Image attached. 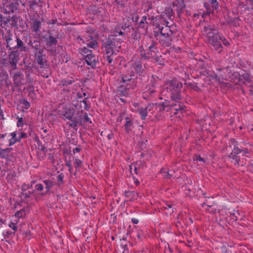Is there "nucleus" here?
I'll return each mask as SVG.
<instances>
[{
	"instance_id": "f257e3e1",
	"label": "nucleus",
	"mask_w": 253,
	"mask_h": 253,
	"mask_svg": "<svg viewBox=\"0 0 253 253\" xmlns=\"http://www.w3.org/2000/svg\"><path fill=\"white\" fill-rule=\"evenodd\" d=\"M203 35L206 37L208 43L211 44L214 50L218 53L223 51L222 43L226 46H229L230 42L218 32V29L214 24L206 23L202 30Z\"/></svg>"
},
{
	"instance_id": "f03ea898",
	"label": "nucleus",
	"mask_w": 253,
	"mask_h": 253,
	"mask_svg": "<svg viewBox=\"0 0 253 253\" xmlns=\"http://www.w3.org/2000/svg\"><path fill=\"white\" fill-rule=\"evenodd\" d=\"M60 118L64 120H68L72 122L69 124V126L77 130L78 126H82L83 110L77 111L71 107H66L62 110L59 111Z\"/></svg>"
},
{
	"instance_id": "7ed1b4c3",
	"label": "nucleus",
	"mask_w": 253,
	"mask_h": 253,
	"mask_svg": "<svg viewBox=\"0 0 253 253\" xmlns=\"http://www.w3.org/2000/svg\"><path fill=\"white\" fill-rule=\"evenodd\" d=\"M182 86V83L176 79L168 80L164 84L163 93H169L171 100H181Z\"/></svg>"
},
{
	"instance_id": "20e7f679",
	"label": "nucleus",
	"mask_w": 253,
	"mask_h": 253,
	"mask_svg": "<svg viewBox=\"0 0 253 253\" xmlns=\"http://www.w3.org/2000/svg\"><path fill=\"white\" fill-rule=\"evenodd\" d=\"M61 37V34L58 31H56L54 34L51 30H48L46 34L41 36L42 39H43L45 42L47 51L50 53L53 52L52 48L56 46L58 43L57 39Z\"/></svg>"
},
{
	"instance_id": "39448f33",
	"label": "nucleus",
	"mask_w": 253,
	"mask_h": 253,
	"mask_svg": "<svg viewBox=\"0 0 253 253\" xmlns=\"http://www.w3.org/2000/svg\"><path fill=\"white\" fill-rule=\"evenodd\" d=\"M135 74L133 70H127L125 74L122 75V82L124 84L128 85L130 84L128 82H131L132 84L130 85V88L134 89L136 87L140 85L142 82V78L137 76L134 78Z\"/></svg>"
},
{
	"instance_id": "423d86ee",
	"label": "nucleus",
	"mask_w": 253,
	"mask_h": 253,
	"mask_svg": "<svg viewBox=\"0 0 253 253\" xmlns=\"http://www.w3.org/2000/svg\"><path fill=\"white\" fill-rule=\"evenodd\" d=\"M166 23V26L165 27H161L159 25L156 27L158 29L157 31L154 32V36L155 37L158 36L159 35H161V36H166L169 37L173 36L174 33L176 32V26L175 25H171L169 26V22L167 21H165Z\"/></svg>"
},
{
	"instance_id": "0eeeda50",
	"label": "nucleus",
	"mask_w": 253,
	"mask_h": 253,
	"mask_svg": "<svg viewBox=\"0 0 253 253\" xmlns=\"http://www.w3.org/2000/svg\"><path fill=\"white\" fill-rule=\"evenodd\" d=\"M117 47L120 48L121 45H118L109 36L102 41V48L103 52L115 53Z\"/></svg>"
},
{
	"instance_id": "6e6552de",
	"label": "nucleus",
	"mask_w": 253,
	"mask_h": 253,
	"mask_svg": "<svg viewBox=\"0 0 253 253\" xmlns=\"http://www.w3.org/2000/svg\"><path fill=\"white\" fill-rule=\"evenodd\" d=\"M34 57L35 62L37 63L40 68H45L47 66L48 61L46 60V56L44 53V50L34 52Z\"/></svg>"
},
{
	"instance_id": "1a4fd4ad",
	"label": "nucleus",
	"mask_w": 253,
	"mask_h": 253,
	"mask_svg": "<svg viewBox=\"0 0 253 253\" xmlns=\"http://www.w3.org/2000/svg\"><path fill=\"white\" fill-rule=\"evenodd\" d=\"M22 53L17 50H12L8 53L9 62L11 68L13 70L17 69V64L20 60Z\"/></svg>"
},
{
	"instance_id": "9d476101",
	"label": "nucleus",
	"mask_w": 253,
	"mask_h": 253,
	"mask_svg": "<svg viewBox=\"0 0 253 253\" xmlns=\"http://www.w3.org/2000/svg\"><path fill=\"white\" fill-rule=\"evenodd\" d=\"M206 11L204 13L205 15H210L211 13L214 14V11L217 12L219 9V3L217 0H209L204 4Z\"/></svg>"
},
{
	"instance_id": "9b49d317",
	"label": "nucleus",
	"mask_w": 253,
	"mask_h": 253,
	"mask_svg": "<svg viewBox=\"0 0 253 253\" xmlns=\"http://www.w3.org/2000/svg\"><path fill=\"white\" fill-rule=\"evenodd\" d=\"M131 68L138 77H142L146 74L145 66L143 65L140 59H136L132 64Z\"/></svg>"
},
{
	"instance_id": "f8f14e48",
	"label": "nucleus",
	"mask_w": 253,
	"mask_h": 253,
	"mask_svg": "<svg viewBox=\"0 0 253 253\" xmlns=\"http://www.w3.org/2000/svg\"><path fill=\"white\" fill-rule=\"evenodd\" d=\"M156 44V42L153 40L152 37H149L145 41L144 45L146 48V51L149 53L151 57L154 56V53H156L157 50Z\"/></svg>"
},
{
	"instance_id": "ddd939ff",
	"label": "nucleus",
	"mask_w": 253,
	"mask_h": 253,
	"mask_svg": "<svg viewBox=\"0 0 253 253\" xmlns=\"http://www.w3.org/2000/svg\"><path fill=\"white\" fill-rule=\"evenodd\" d=\"M20 0H11L2 11L4 14L14 13L17 11L19 6Z\"/></svg>"
},
{
	"instance_id": "4468645a",
	"label": "nucleus",
	"mask_w": 253,
	"mask_h": 253,
	"mask_svg": "<svg viewBox=\"0 0 253 253\" xmlns=\"http://www.w3.org/2000/svg\"><path fill=\"white\" fill-rule=\"evenodd\" d=\"M172 101V102L171 103L169 102V107H170V110L173 109L175 111L174 112V115H176L178 111L182 112L185 110V106L180 100Z\"/></svg>"
},
{
	"instance_id": "2eb2a0df",
	"label": "nucleus",
	"mask_w": 253,
	"mask_h": 253,
	"mask_svg": "<svg viewBox=\"0 0 253 253\" xmlns=\"http://www.w3.org/2000/svg\"><path fill=\"white\" fill-rule=\"evenodd\" d=\"M84 59L86 64L92 68H96L97 63H98V57L95 56L92 52L85 55Z\"/></svg>"
},
{
	"instance_id": "dca6fc26",
	"label": "nucleus",
	"mask_w": 253,
	"mask_h": 253,
	"mask_svg": "<svg viewBox=\"0 0 253 253\" xmlns=\"http://www.w3.org/2000/svg\"><path fill=\"white\" fill-rule=\"evenodd\" d=\"M18 37L17 36H12V35H9L5 37V40L6 42V47L9 48L8 50H14L15 48Z\"/></svg>"
},
{
	"instance_id": "f3484780",
	"label": "nucleus",
	"mask_w": 253,
	"mask_h": 253,
	"mask_svg": "<svg viewBox=\"0 0 253 253\" xmlns=\"http://www.w3.org/2000/svg\"><path fill=\"white\" fill-rule=\"evenodd\" d=\"M169 106V102L168 100H165V102L162 103H155V109L160 113L169 111L170 110Z\"/></svg>"
},
{
	"instance_id": "a211bd4d",
	"label": "nucleus",
	"mask_w": 253,
	"mask_h": 253,
	"mask_svg": "<svg viewBox=\"0 0 253 253\" xmlns=\"http://www.w3.org/2000/svg\"><path fill=\"white\" fill-rule=\"evenodd\" d=\"M28 44L32 49L34 50V52L43 50L40 40H30Z\"/></svg>"
},
{
	"instance_id": "6ab92c4d",
	"label": "nucleus",
	"mask_w": 253,
	"mask_h": 253,
	"mask_svg": "<svg viewBox=\"0 0 253 253\" xmlns=\"http://www.w3.org/2000/svg\"><path fill=\"white\" fill-rule=\"evenodd\" d=\"M14 50H17L22 53V52H27L29 50V48L24 43L23 39L18 37L15 48Z\"/></svg>"
},
{
	"instance_id": "aec40b11",
	"label": "nucleus",
	"mask_w": 253,
	"mask_h": 253,
	"mask_svg": "<svg viewBox=\"0 0 253 253\" xmlns=\"http://www.w3.org/2000/svg\"><path fill=\"white\" fill-rule=\"evenodd\" d=\"M172 6L173 8L176 7L177 15L180 17V14L185 7V4L183 0H177V2L173 3Z\"/></svg>"
},
{
	"instance_id": "412c9836",
	"label": "nucleus",
	"mask_w": 253,
	"mask_h": 253,
	"mask_svg": "<svg viewBox=\"0 0 253 253\" xmlns=\"http://www.w3.org/2000/svg\"><path fill=\"white\" fill-rule=\"evenodd\" d=\"M172 37L173 36H170V37L161 36V38L159 40L160 45L164 48L170 46L172 44Z\"/></svg>"
},
{
	"instance_id": "4be33fe9",
	"label": "nucleus",
	"mask_w": 253,
	"mask_h": 253,
	"mask_svg": "<svg viewBox=\"0 0 253 253\" xmlns=\"http://www.w3.org/2000/svg\"><path fill=\"white\" fill-rule=\"evenodd\" d=\"M129 87H127L125 85H120L118 87L117 96H128L129 95Z\"/></svg>"
},
{
	"instance_id": "5701e85b",
	"label": "nucleus",
	"mask_w": 253,
	"mask_h": 253,
	"mask_svg": "<svg viewBox=\"0 0 253 253\" xmlns=\"http://www.w3.org/2000/svg\"><path fill=\"white\" fill-rule=\"evenodd\" d=\"M125 120V124H124V128L127 134H129L133 128V123L132 121L128 117H126Z\"/></svg>"
},
{
	"instance_id": "b1692460",
	"label": "nucleus",
	"mask_w": 253,
	"mask_h": 253,
	"mask_svg": "<svg viewBox=\"0 0 253 253\" xmlns=\"http://www.w3.org/2000/svg\"><path fill=\"white\" fill-rule=\"evenodd\" d=\"M23 80V75L20 71L15 72L13 76V81L16 86L21 84L22 80Z\"/></svg>"
},
{
	"instance_id": "393cba45",
	"label": "nucleus",
	"mask_w": 253,
	"mask_h": 253,
	"mask_svg": "<svg viewBox=\"0 0 253 253\" xmlns=\"http://www.w3.org/2000/svg\"><path fill=\"white\" fill-rule=\"evenodd\" d=\"M124 195L130 201H134L138 197V193L135 192L134 191H125Z\"/></svg>"
},
{
	"instance_id": "a878e982",
	"label": "nucleus",
	"mask_w": 253,
	"mask_h": 253,
	"mask_svg": "<svg viewBox=\"0 0 253 253\" xmlns=\"http://www.w3.org/2000/svg\"><path fill=\"white\" fill-rule=\"evenodd\" d=\"M153 57H154L155 62H157L158 65L162 66L165 65L166 60L162 55L155 53Z\"/></svg>"
},
{
	"instance_id": "bb28decb",
	"label": "nucleus",
	"mask_w": 253,
	"mask_h": 253,
	"mask_svg": "<svg viewBox=\"0 0 253 253\" xmlns=\"http://www.w3.org/2000/svg\"><path fill=\"white\" fill-rule=\"evenodd\" d=\"M138 49L139 50L141 58L144 59L145 60H148L151 58V57L150 55L149 54V53H148L147 51H146V49H145L144 48L143 45L139 46Z\"/></svg>"
},
{
	"instance_id": "cd10ccee",
	"label": "nucleus",
	"mask_w": 253,
	"mask_h": 253,
	"mask_svg": "<svg viewBox=\"0 0 253 253\" xmlns=\"http://www.w3.org/2000/svg\"><path fill=\"white\" fill-rule=\"evenodd\" d=\"M131 29H132L133 32L131 34V38L132 42H135L136 41H138L141 38V34L140 32L137 31V28L134 29L133 27H131Z\"/></svg>"
},
{
	"instance_id": "c85d7f7f",
	"label": "nucleus",
	"mask_w": 253,
	"mask_h": 253,
	"mask_svg": "<svg viewBox=\"0 0 253 253\" xmlns=\"http://www.w3.org/2000/svg\"><path fill=\"white\" fill-rule=\"evenodd\" d=\"M12 150V148H0V157L1 159H7L9 157V154Z\"/></svg>"
},
{
	"instance_id": "c756f323",
	"label": "nucleus",
	"mask_w": 253,
	"mask_h": 253,
	"mask_svg": "<svg viewBox=\"0 0 253 253\" xmlns=\"http://www.w3.org/2000/svg\"><path fill=\"white\" fill-rule=\"evenodd\" d=\"M43 182L45 184V191L43 193H42L41 195L43 196L45 194H47L49 191L50 189L54 185L53 182L51 180H45L43 181Z\"/></svg>"
},
{
	"instance_id": "7c9ffc66",
	"label": "nucleus",
	"mask_w": 253,
	"mask_h": 253,
	"mask_svg": "<svg viewBox=\"0 0 253 253\" xmlns=\"http://www.w3.org/2000/svg\"><path fill=\"white\" fill-rule=\"evenodd\" d=\"M41 27V22L40 20L35 19L33 21L31 26V30L32 32L38 33L40 31V28Z\"/></svg>"
},
{
	"instance_id": "2f4dec72",
	"label": "nucleus",
	"mask_w": 253,
	"mask_h": 253,
	"mask_svg": "<svg viewBox=\"0 0 253 253\" xmlns=\"http://www.w3.org/2000/svg\"><path fill=\"white\" fill-rule=\"evenodd\" d=\"M242 83L246 84V83H251L252 82V78L250 77V74L246 72V71H244L242 74Z\"/></svg>"
},
{
	"instance_id": "473e14b6",
	"label": "nucleus",
	"mask_w": 253,
	"mask_h": 253,
	"mask_svg": "<svg viewBox=\"0 0 253 253\" xmlns=\"http://www.w3.org/2000/svg\"><path fill=\"white\" fill-rule=\"evenodd\" d=\"M74 82L75 81L73 78L70 77L69 78L61 80L59 84V85L61 86H68V85L71 84Z\"/></svg>"
},
{
	"instance_id": "72a5a7b5",
	"label": "nucleus",
	"mask_w": 253,
	"mask_h": 253,
	"mask_svg": "<svg viewBox=\"0 0 253 253\" xmlns=\"http://www.w3.org/2000/svg\"><path fill=\"white\" fill-rule=\"evenodd\" d=\"M165 11L166 13V16H168V18L169 20H172L174 18L173 9L171 6L167 7L165 9Z\"/></svg>"
},
{
	"instance_id": "f704fd0d",
	"label": "nucleus",
	"mask_w": 253,
	"mask_h": 253,
	"mask_svg": "<svg viewBox=\"0 0 253 253\" xmlns=\"http://www.w3.org/2000/svg\"><path fill=\"white\" fill-rule=\"evenodd\" d=\"M89 37L90 40H88L86 43L87 47L94 49L96 48L98 46V42L97 41L94 40L91 36H90Z\"/></svg>"
},
{
	"instance_id": "c9c22d12",
	"label": "nucleus",
	"mask_w": 253,
	"mask_h": 253,
	"mask_svg": "<svg viewBox=\"0 0 253 253\" xmlns=\"http://www.w3.org/2000/svg\"><path fill=\"white\" fill-rule=\"evenodd\" d=\"M104 58L107 61L108 63L110 65H112L113 61V57L114 56L115 53H109V52H104Z\"/></svg>"
},
{
	"instance_id": "e433bc0d",
	"label": "nucleus",
	"mask_w": 253,
	"mask_h": 253,
	"mask_svg": "<svg viewBox=\"0 0 253 253\" xmlns=\"http://www.w3.org/2000/svg\"><path fill=\"white\" fill-rule=\"evenodd\" d=\"M19 19V16H17L16 15H13L11 17V20L9 22V24L12 27H14L15 28L18 29V20Z\"/></svg>"
},
{
	"instance_id": "4c0bfd02",
	"label": "nucleus",
	"mask_w": 253,
	"mask_h": 253,
	"mask_svg": "<svg viewBox=\"0 0 253 253\" xmlns=\"http://www.w3.org/2000/svg\"><path fill=\"white\" fill-rule=\"evenodd\" d=\"M109 36L111 38V39H112L119 45H120V43L125 40V39H122V37H121L117 35L113 34L109 35Z\"/></svg>"
},
{
	"instance_id": "58836bf2",
	"label": "nucleus",
	"mask_w": 253,
	"mask_h": 253,
	"mask_svg": "<svg viewBox=\"0 0 253 253\" xmlns=\"http://www.w3.org/2000/svg\"><path fill=\"white\" fill-rule=\"evenodd\" d=\"M184 84L189 86L192 89L197 92H200L201 90V89L197 85L198 83L192 84V83L190 82H185Z\"/></svg>"
},
{
	"instance_id": "ea45409f",
	"label": "nucleus",
	"mask_w": 253,
	"mask_h": 253,
	"mask_svg": "<svg viewBox=\"0 0 253 253\" xmlns=\"http://www.w3.org/2000/svg\"><path fill=\"white\" fill-rule=\"evenodd\" d=\"M41 2V0H31L28 1V5L32 9L34 10L36 6H38Z\"/></svg>"
},
{
	"instance_id": "a19ab883",
	"label": "nucleus",
	"mask_w": 253,
	"mask_h": 253,
	"mask_svg": "<svg viewBox=\"0 0 253 253\" xmlns=\"http://www.w3.org/2000/svg\"><path fill=\"white\" fill-rule=\"evenodd\" d=\"M138 111L141 116V119L144 120L148 115V112L145 108L140 107L138 108Z\"/></svg>"
},
{
	"instance_id": "79ce46f5",
	"label": "nucleus",
	"mask_w": 253,
	"mask_h": 253,
	"mask_svg": "<svg viewBox=\"0 0 253 253\" xmlns=\"http://www.w3.org/2000/svg\"><path fill=\"white\" fill-rule=\"evenodd\" d=\"M132 27L131 25L129 23V21H124L121 24V28L122 29L124 30L127 31H129L130 29H131V28Z\"/></svg>"
},
{
	"instance_id": "37998d69",
	"label": "nucleus",
	"mask_w": 253,
	"mask_h": 253,
	"mask_svg": "<svg viewBox=\"0 0 253 253\" xmlns=\"http://www.w3.org/2000/svg\"><path fill=\"white\" fill-rule=\"evenodd\" d=\"M92 52V51L88 49L87 47H84L83 48L79 49V53L85 57V55H88Z\"/></svg>"
},
{
	"instance_id": "c03bdc74",
	"label": "nucleus",
	"mask_w": 253,
	"mask_h": 253,
	"mask_svg": "<svg viewBox=\"0 0 253 253\" xmlns=\"http://www.w3.org/2000/svg\"><path fill=\"white\" fill-rule=\"evenodd\" d=\"M228 158L230 159H232L233 160H234L235 161V165H239V162L240 161V158L238 157L235 154L232 153V152L228 155Z\"/></svg>"
},
{
	"instance_id": "a18cd8bd",
	"label": "nucleus",
	"mask_w": 253,
	"mask_h": 253,
	"mask_svg": "<svg viewBox=\"0 0 253 253\" xmlns=\"http://www.w3.org/2000/svg\"><path fill=\"white\" fill-rule=\"evenodd\" d=\"M112 34L117 35L118 36L122 37V39H125L126 38L125 33L117 28L114 30V31L112 32Z\"/></svg>"
},
{
	"instance_id": "49530a36",
	"label": "nucleus",
	"mask_w": 253,
	"mask_h": 253,
	"mask_svg": "<svg viewBox=\"0 0 253 253\" xmlns=\"http://www.w3.org/2000/svg\"><path fill=\"white\" fill-rule=\"evenodd\" d=\"M160 173L162 174L163 177L167 179H170L172 177V175L169 173L168 171H166L164 169H161L160 170Z\"/></svg>"
},
{
	"instance_id": "de8ad7c7",
	"label": "nucleus",
	"mask_w": 253,
	"mask_h": 253,
	"mask_svg": "<svg viewBox=\"0 0 253 253\" xmlns=\"http://www.w3.org/2000/svg\"><path fill=\"white\" fill-rule=\"evenodd\" d=\"M64 174L63 173H60L57 177V180L58 181L57 185L58 186H61L63 184Z\"/></svg>"
},
{
	"instance_id": "09e8293b",
	"label": "nucleus",
	"mask_w": 253,
	"mask_h": 253,
	"mask_svg": "<svg viewBox=\"0 0 253 253\" xmlns=\"http://www.w3.org/2000/svg\"><path fill=\"white\" fill-rule=\"evenodd\" d=\"M26 22L23 20L20 16L18 20V27L19 26L22 30L25 28Z\"/></svg>"
},
{
	"instance_id": "8fccbe9b",
	"label": "nucleus",
	"mask_w": 253,
	"mask_h": 253,
	"mask_svg": "<svg viewBox=\"0 0 253 253\" xmlns=\"http://www.w3.org/2000/svg\"><path fill=\"white\" fill-rule=\"evenodd\" d=\"M92 12L93 14H100L101 13V8L97 7L94 5L92 8Z\"/></svg>"
},
{
	"instance_id": "3c124183",
	"label": "nucleus",
	"mask_w": 253,
	"mask_h": 253,
	"mask_svg": "<svg viewBox=\"0 0 253 253\" xmlns=\"http://www.w3.org/2000/svg\"><path fill=\"white\" fill-rule=\"evenodd\" d=\"M89 123L90 124L91 123V121L90 118L88 117V115L86 113H83V119H82V123Z\"/></svg>"
},
{
	"instance_id": "603ef678",
	"label": "nucleus",
	"mask_w": 253,
	"mask_h": 253,
	"mask_svg": "<svg viewBox=\"0 0 253 253\" xmlns=\"http://www.w3.org/2000/svg\"><path fill=\"white\" fill-rule=\"evenodd\" d=\"M71 151L70 150L65 149L63 151V155L65 159H71Z\"/></svg>"
},
{
	"instance_id": "864d4df0",
	"label": "nucleus",
	"mask_w": 253,
	"mask_h": 253,
	"mask_svg": "<svg viewBox=\"0 0 253 253\" xmlns=\"http://www.w3.org/2000/svg\"><path fill=\"white\" fill-rule=\"evenodd\" d=\"M146 19H147V17L144 16L142 17V19H141V20L140 21V22L138 24V28H144L145 27V21L146 20Z\"/></svg>"
},
{
	"instance_id": "5fc2aeb1",
	"label": "nucleus",
	"mask_w": 253,
	"mask_h": 253,
	"mask_svg": "<svg viewBox=\"0 0 253 253\" xmlns=\"http://www.w3.org/2000/svg\"><path fill=\"white\" fill-rule=\"evenodd\" d=\"M128 0H119L117 2V4L120 5L121 8L125 7Z\"/></svg>"
},
{
	"instance_id": "6e6d98bb",
	"label": "nucleus",
	"mask_w": 253,
	"mask_h": 253,
	"mask_svg": "<svg viewBox=\"0 0 253 253\" xmlns=\"http://www.w3.org/2000/svg\"><path fill=\"white\" fill-rule=\"evenodd\" d=\"M25 211L24 209L20 210V211H17L15 214V216L16 217L20 218L21 217L23 214H25Z\"/></svg>"
},
{
	"instance_id": "4d7b16f0",
	"label": "nucleus",
	"mask_w": 253,
	"mask_h": 253,
	"mask_svg": "<svg viewBox=\"0 0 253 253\" xmlns=\"http://www.w3.org/2000/svg\"><path fill=\"white\" fill-rule=\"evenodd\" d=\"M154 107H155V103H150L145 108L146 109L148 113L151 112V113L152 114L153 112L152 111Z\"/></svg>"
},
{
	"instance_id": "13d9d810",
	"label": "nucleus",
	"mask_w": 253,
	"mask_h": 253,
	"mask_svg": "<svg viewBox=\"0 0 253 253\" xmlns=\"http://www.w3.org/2000/svg\"><path fill=\"white\" fill-rule=\"evenodd\" d=\"M9 1L11 0H2V2L0 3V9L3 10Z\"/></svg>"
},
{
	"instance_id": "bf43d9fd",
	"label": "nucleus",
	"mask_w": 253,
	"mask_h": 253,
	"mask_svg": "<svg viewBox=\"0 0 253 253\" xmlns=\"http://www.w3.org/2000/svg\"><path fill=\"white\" fill-rule=\"evenodd\" d=\"M139 18L138 15H135V16H132L131 17H127L126 18V20L128 21L131 20L133 22H137Z\"/></svg>"
},
{
	"instance_id": "052dcab7",
	"label": "nucleus",
	"mask_w": 253,
	"mask_h": 253,
	"mask_svg": "<svg viewBox=\"0 0 253 253\" xmlns=\"http://www.w3.org/2000/svg\"><path fill=\"white\" fill-rule=\"evenodd\" d=\"M38 148L42 151H44L46 149V147L44 145H42V142L39 140L37 141Z\"/></svg>"
},
{
	"instance_id": "680f3d73",
	"label": "nucleus",
	"mask_w": 253,
	"mask_h": 253,
	"mask_svg": "<svg viewBox=\"0 0 253 253\" xmlns=\"http://www.w3.org/2000/svg\"><path fill=\"white\" fill-rule=\"evenodd\" d=\"M32 184L29 185L26 184L25 183L23 184L21 186V190L22 192H25L28 189H30L32 187Z\"/></svg>"
},
{
	"instance_id": "e2e57ef3",
	"label": "nucleus",
	"mask_w": 253,
	"mask_h": 253,
	"mask_svg": "<svg viewBox=\"0 0 253 253\" xmlns=\"http://www.w3.org/2000/svg\"><path fill=\"white\" fill-rule=\"evenodd\" d=\"M21 103L24 105V108L26 109H28L30 106V103L25 99L21 101Z\"/></svg>"
},
{
	"instance_id": "0e129e2a",
	"label": "nucleus",
	"mask_w": 253,
	"mask_h": 253,
	"mask_svg": "<svg viewBox=\"0 0 253 253\" xmlns=\"http://www.w3.org/2000/svg\"><path fill=\"white\" fill-rule=\"evenodd\" d=\"M238 215H239V212H238V211L233 212V213H230L231 218L234 221H237L238 219Z\"/></svg>"
},
{
	"instance_id": "69168bd1",
	"label": "nucleus",
	"mask_w": 253,
	"mask_h": 253,
	"mask_svg": "<svg viewBox=\"0 0 253 253\" xmlns=\"http://www.w3.org/2000/svg\"><path fill=\"white\" fill-rule=\"evenodd\" d=\"M34 191H28V192H27L26 191H25V192H21V194L23 196H24L25 198H30V197H31V195L34 193Z\"/></svg>"
},
{
	"instance_id": "338daca9",
	"label": "nucleus",
	"mask_w": 253,
	"mask_h": 253,
	"mask_svg": "<svg viewBox=\"0 0 253 253\" xmlns=\"http://www.w3.org/2000/svg\"><path fill=\"white\" fill-rule=\"evenodd\" d=\"M82 163V162L80 160L78 159H76L74 162L75 167L76 169L81 167Z\"/></svg>"
},
{
	"instance_id": "774afa93",
	"label": "nucleus",
	"mask_w": 253,
	"mask_h": 253,
	"mask_svg": "<svg viewBox=\"0 0 253 253\" xmlns=\"http://www.w3.org/2000/svg\"><path fill=\"white\" fill-rule=\"evenodd\" d=\"M25 75L27 79L28 84H32L33 82V79L30 77V73H28V71H26Z\"/></svg>"
}]
</instances>
